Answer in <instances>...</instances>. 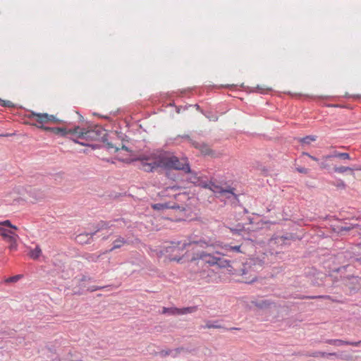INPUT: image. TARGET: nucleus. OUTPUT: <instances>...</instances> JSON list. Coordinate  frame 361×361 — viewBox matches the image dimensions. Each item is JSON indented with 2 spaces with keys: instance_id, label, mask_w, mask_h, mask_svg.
Masks as SVG:
<instances>
[{
  "instance_id": "f257e3e1",
  "label": "nucleus",
  "mask_w": 361,
  "mask_h": 361,
  "mask_svg": "<svg viewBox=\"0 0 361 361\" xmlns=\"http://www.w3.org/2000/svg\"><path fill=\"white\" fill-rule=\"evenodd\" d=\"M137 159L142 162V168L147 172L153 171L159 167L190 172V166L187 159L183 158L180 160L168 152L140 155Z\"/></svg>"
},
{
  "instance_id": "4c0bfd02",
  "label": "nucleus",
  "mask_w": 361,
  "mask_h": 361,
  "mask_svg": "<svg viewBox=\"0 0 361 361\" xmlns=\"http://www.w3.org/2000/svg\"><path fill=\"white\" fill-rule=\"evenodd\" d=\"M184 211H185V208L184 207H181L180 212H184Z\"/></svg>"
},
{
  "instance_id": "6ab92c4d",
  "label": "nucleus",
  "mask_w": 361,
  "mask_h": 361,
  "mask_svg": "<svg viewBox=\"0 0 361 361\" xmlns=\"http://www.w3.org/2000/svg\"><path fill=\"white\" fill-rule=\"evenodd\" d=\"M334 170L336 173H343L348 171H352L353 169L348 166H336L334 168Z\"/></svg>"
},
{
  "instance_id": "412c9836",
  "label": "nucleus",
  "mask_w": 361,
  "mask_h": 361,
  "mask_svg": "<svg viewBox=\"0 0 361 361\" xmlns=\"http://www.w3.org/2000/svg\"><path fill=\"white\" fill-rule=\"evenodd\" d=\"M0 226H7L10 228H13L15 230H18V227L13 225L9 220H5L3 221H0Z\"/></svg>"
},
{
  "instance_id": "20e7f679",
  "label": "nucleus",
  "mask_w": 361,
  "mask_h": 361,
  "mask_svg": "<svg viewBox=\"0 0 361 361\" xmlns=\"http://www.w3.org/2000/svg\"><path fill=\"white\" fill-rule=\"evenodd\" d=\"M192 259H200L202 262L208 264L209 265H217L221 268L230 267L229 261L219 256H214L205 252H201L197 255V257H193Z\"/></svg>"
},
{
  "instance_id": "5701e85b",
  "label": "nucleus",
  "mask_w": 361,
  "mask_h": 361,
  "mask_svg": "<svg viewBox=\"0 0 361 361\" xmlns=\"http://www.w3.org/2000/svg\"><path fill=\"white\" fill-rule=\"evenodd\" d=\"M20 278V275L13 276L6 279L5 280V282L6 283H15V282H17Z\"/></svg>"
},
{
  "instance_id": "9d476101",
  "label": "nucleus",
  "mask_w": 361,
  "mask_h": 361,
  "mask_svg": "<svg viewBox=\"0 0 361 361\" xmlns=\"http://www.w3.org/2000/svg\"><path fill=\"white\" fill-rule=\"evenodd\" d=\"M188 173V180L196 185L200 186L202 188L204 187L207 178L202 176H198L197 173L191 172H187Z\"/></svg>"
},
{
  "instance_id": "393cba45",
  "label": "nucleus",
  "mask_w": 361,
  "mask_h": 361,
  "mask_svg": "<svg viewBox=\"0 0 361 361\" xmlns=\"http://www.w3.org/2000/svg\"><path fill=\"white\" fill-rule=\"evenodd\" d=\"M327 160H324L323 159V157H322V161L319 164V166H320V168L321 169H327L329 165L327 164Z\"/></svg>"
},
{
  "instance_id": "c756f323",
  "label": "nucleus",
  "mask_w": 361,
  "mask_h": 361,
  "mask_svg": "<svg viewBox=\"0 0 361 361\" xmlns=\"http://www.w3.org/2000/svg\"><path fill=\"white\" fill-rule=\"evenodd\" d=\"M206 327L208 328V329L219 328L220 326H219V325H213V324H210L208 323V324H207Z\"/></svg>"
},
{
  "instance_id": "f3484780",
  "label": "nucleus",
  "mask_w": 361,
  "mask_h": 361,
  "mask_svg": "<svg viewBox=\"0 0 361 361\" xmlns=\"http://www.w3.org/2000/svg\"><path fill=\"white\" fill-rule=\"evenodd\" d=\"M126 243V240L123 238L118 237L117 239H116L114 241V243H113L114 245H113L112 248L110 250V251H112L115 249L120 248Z\"/></svg>"
},
{
  "instance_id": "4468645a",
  "label": "nucleus",
  "mask_w": 361,
  "mask_h": 361,
  "mask_svg": "<svg viewBox=\"0 0 361 361\" xmlns=\"http://www.w3.org/2000/svg\"><path fill=\"white\" fill-rule=\"evenodd\" d=\"M94 233H81L76 237V241L80 244L89 243L93 237Z\"/></svg>"
},
{
  "instance_id": "aec40b11",
  "label": "nucleus",
  "mask_w": 361,
  "mask_h": 361,
  "mask_svg": "<svg viewBox=\"0 0 361 361\" xmlns=\"http://www.w3.org/2000/svg\"><path fill=\"white\" fill-rule=\"evenodd\" d=\"M316 140V136L309 135L300 139V142L304 144H310L312 142Z\"/></svg>"
},
{
  "instance_id": "f03ea898",
  "label": "nucleus",
  "mask_w": 361,
  "mask_h": 361,
  "mask_svg": "<svg viewBox=\"0 0 361 361\" xmlns=\"http://www.w3.org/2000/svg\"><path fill=\"white\" fill-rule=\"evenodd\" d=\"M28 118L33 120L35 123H32V126H36L45 130L48 127L45 126L47 123H61V120L57 118L54 115L48 114L47 113H36L31 111Z\"/></svg>"
},
{
  "instance_id": "4be33fe9",
  "label": "nucleus",
  "mask_w": 361,
  "mask_h": 361,
  "mask_svg": "<svg viewBox=\"0 0 361 361\" xmlns=\"http://www.w3.org/2000/svg\"><path fill=\"white\" fill-rule=\"evenodd\" d=\"M0 106L4 107H13L14 106V104L11 101L3 100L0 98Z\"/></svg>"
},
{
  "instance_id": "2eb2a0df",
  "label": "nucleus",
  "mask_w": 361,
  "mask_h": 361,
  "mask_svg": "<svg viewBox=\"0 0 361 361\" xmlns=\"http://www.w3.org/2000/svg\"><path fill=\"white\" fill-rule=\"evenodd\" d=\"M328 343L330 344H332V345H353V346H357L361 343V341H358V342H349V341H345L340 340V339H333V340H329L328 341Z\"/></svg>"
},
{
  "instance_id": "423d86ee",
  "label": "nucleus",
  "mask_w": 361,
  "mask_h": 361,
  "mask_svg": "<svg viewBox=\"0 0 361 361\" xmlns=\"http://www.w3.org/2000/svg\"><path fill=\"white\" fill-rule=\"evenodd\" d=\"M255 267H252L250 264H245L243 266V268L240 271V273L238 275H240L242 278L240 281L245 283H250L254 282L257 279V271ZM233 274H237V273H233Z\"/></svg>"
},
{
  "instance_id": "c85d7f7f",
  "label": "nucleus",
  "mask_w": 361,
  "mask_h": 361,
  "mask_svg": "<svg viewBox=\"0 0 361 361\" xmlns=\"http://www.w3.org/2000/svg\"><path fill=\"white\" fill-rule=\"evenodd\" d=\"M303 154L309 157L310 159H312V160H314L315 161H319V159L317 158H316L315 157H313V156L309 154L308 153H303Z\"/></svg>"
},
{
  "instance_id": "7c9ffc66",
  "label": "nucleus",
  "mask_w": 361,
  "mask_h": 361,
  "mask_svg": "<svg viewBox=\"0 0 361 361\" xmlns=\"http://www.w3.org/2000/svg\"><path fill=\"white\" fill-rule=\"evenodd\" d=\"M183 350V348H176L174 351H175V355H173L174 357L180 353Z\"/></svg>"
},
{
  "instance_id": "473e14b6",
  "label": "nucleus",
  "mask_w": 361,
  "mask_h": 361,
  "mask_svg": "<svg viewBox=\"0 0 361 361\" xmlns=\"http://www.w3.org/2000/svg\"><path fill=\"white\" fill-rule=\"evenodd\" d=\"M99 256H97L95 258L94 257V255H91L88 259L89 260L95 261L99 258Z\"/></svg>"
},
{
  "instance_id": "bb28decb",
  "label": "nucleus",
  "mask_w": 361,
  "mask_h": 361,
  "mask_svg": "<svg viewBox=\"0 0 361 361\" xmlns=\"http://www.w3.org/2000/svg\"><path fill=\"white\" fill-rule=\"evenodd\" d=\"M329 298V296L319 295V296H305L303 298L313 299V298Z\"/></svg>"
},
{
  "instance_id": "6e6552de",
  "label": "nucleus",
  "mask_w": 361,
  "mask_h": 361,
  "mask_svg": "<svg viewBox=\"0 0 361 361\" xmlns=\"http://www.w3.org/2000/svg\"><path fill=\"white\" fill-rule=\"evenodd\" d=\"M197 310V307H188L183 308H177V307H164L162 310L163 314H169L171 315H180V314H191L196 312Z\"/></svg>"
},
{
  "instance_id": "f704fd0d",
  "label": "nucleus",
  "mask_w": 361,
  "mask_h": 361,
  "mask_svg": "<svg viewBox=\"0 0 361 361\" xmlns=\"http://www.w3.org/2000/svg\"><path fill=\"white\" fill-rule=\"evenodd\" d=\"M340 185H341L343 188H345V183L343 181H341V183H340Z\"/></svg>"
},
{
  "instance_id": "f8f14e48",
  "label": "nucleus",
  "mask_w": 361,
  "mask_h": 361,
  "mask_svg": "<svg viewBox=\"0 0 361 361\" xmlns=\"http://www.w3.org/2000/svg\"><path fill=\"white\" fill-rule=\"evenodd\" d=\"M338 157L343 159H350V155L348 153L338 152L337 151L334 152L331 154L323 156L324 160H328L331 158Z\"/></svg>"
},
{
  "instance_id": "e433bc0d",
  "label": "nucleus",
  "mask_w": 361,
  "mask_h": 361,
  "mask_svg": "<svg viewBox=\"0 0 361 361\" xmlns=\"http://www.w3.org/2000/svg\"><path fill=\"white\" fill-rule=\"evenodd\" d=\"M122 149H125V150H126V151H127V150H128V148H127L126 147H125V146H123Z\"/></svg>"
},
{
  "instance_id": "39448f33",
  "label": "nucleus",
  "mask_w": 361,
  "mask_h": 361,
  "mask_svg": "<svg viewBox=\"0 0 361 361\" xmlns=\"http://www.w3.org/2000/svg\"><path fill=\"white\" fill-rule=\"evenodd\" d=\"M15 229H6L0 226V235L4 240L9 244L10 250H17L18 240L19 239L18 235L15 232Z\"/></svg>"
},
{
  "instance_id": "ddd939ff",
  "label": "nucleus",
  "mask_w": 361,
  "mask_h": 361,
  "mask_svg": "<svg viewBox=\"0 0 361 361\" xmlns=\"http://www.w3.org/2000/svg\"><path fill=\"white\" fill-rule=\"evenodd\" d=\"M152 207L154 210H165L167 209H180V207L176 205H170L169 203H157L153 204Z\"/></svg>"
},
{
  "instance_id": "72a5a7b5",
  "label": "nucleus",
  "mask_w": 361,
  "mask_h": 361,
  "mask_svg": "<svg viewBox=\"0 0 361 361\" xmlns=\"http://www.w3.org/2000/svg\"><path fill=\"white\" fill-rule=\"evenodd\" d=\"M306 169H298V171H300V173H306Z\"/></svg>"
},
{
  "instance_id": "dca6fc26",
  "label": "nucleus",
  "mask_w": 361,
  "mask_h": 361,
  "mask_svg": "<svg viewBox=\"0 0 361 361\" xmlns=\"http://www.w3.org/2000/svg\"><path fill=\"white\" fill-rule=\"evenodd\" d=\"M195 147L196 148H198L201 153L204 154V155H209L212 154V149L211 148L209 147V145H206V144H199V143H197Z\"/></svg>"
},
{
  "instance_id": "c9c22d12",
  "label": "nucleus",
  "mask_w": 361,
  "mask_h": 361,
  "mask_svg": "<svg viewBox=\"0 0 361 361\" xmlns=\"http://www.w3.org/2000/svg\"><path fill=\"white\" fill-rule=\"evenodd\" d=\"M179 259H180V258H177V257L171 258V260H178V261Z\"/></svg>"
},
{
  "instance_id": "b1692460",
  "label": "nucleus",
  "mask_w": 361,
  "mask_h": 361,
  "mask_svg": "<svg viewBox=\"0 0 361 361\" xmlns=\"http://www.w3.org/2000/svg\"><path fill=\"white\" fill-rule=\"evenodd\" d=\"M257 88L259 90V92L260 93H265V92H268L269 91H270L271 90V88L270 87H261V86H257Z\"/></svg>"
},
{
  "instance_id": "a211bd4d",
  "label": "nucleus",
  "mask_w": 361,
  "mask_h": 361,
  "mask_svg": "<svg viewBox=\"0 0 361 361\" xmlns=\"http://www.w3.org/2000/svg\"><path fill=\"white\" fill-rule=\"evenodd\" d=\"M42 254V250L41 248L39 247V245H37L35 247V248H34L33 250H31L29 252V256L33 259H36L37 258L39 257V256L41 255Z\"/></svg>"
},
{
  "instance_id": "7ed1b4c3",
  "label": "nucleus",
  "mask_w": 361,
  "mask_h": 361,
  "mask_svg": "<svg viewBox=\"0 0 361 361\" xmlns=\"http://www.w3.org/2000/svg\"><path fill=\"white\" fill-rule=\"evenodd\" d=\"M102 130L101 128L97 129H89L85 130L84 128H80L78 130V133H75L76 137L81 141H78L73 139V140L81 145L83 146H89V142L99 140L102 136Z\"/></svg>"
},
{
  "instance_id": "2f4dec72",
  "label": "nucleus",
  "mask_w": 361,
  "mask_h": 361,
  "mask_svg": "<svg viewBox=\"0 0 361 361\" xmlns=\"http://www.w3.org/2000/svg\"><path fill=\"white\" fill-rule=\"evenodd\" d=\"M194 244L197 246L200 244V247H204V246L207 245V244L204 242H200V243H194Z\"/></svg>"
},
{
  "instance_id": "0eeeda50",
  "label": "nucleus",
  "mask_w": 361,
  "mask_h": 361,
  "mask_svg": "<svg viewBox=\"0 0 361 361\" xmlns=\"http://www.w3.org/2000/svg\"><path fill=\"white\" fill-rule=\"evenodd\" d=\"M203 188L209 189L215 194L224 195L227 197H229L231 195H234L233 188H229L228 189H224L221 186L218 185L216 183L207 179L206 180L205 184L204 185Z\"/></svg>"
},
{
  "instance_id": "cd10ccee",
  "label": "nucleus",
  "mask_w": 361,
  "mask_h": 361,
  "mask_svg": "<svg viewBox=\"0 0 361 361\" xmlns=\"http://www.w3.org/2000/svg\"><path fill=\"white\" fill-rule=\"evenodd\" d=\"M172 353V350H162L161 352V354L164 356L170 355Z\"/></svg>"
},
{
  "instance_id": "1a4fd4ad",
  "label": "nucleus",
  "mask_w": 361,
  "mask_h": 361,
  "mask_svg": "<svg viewBox=\"0 0 361 361\" xmlns=\"http://www.w3.org/2000/svg\"><path fill=\"white\" fill-rule=\"evenodd\" d=\"M80 129L79 126H77L74 128H51L49 127L45 128V131H50L54 133L56 135H60L61 136H66L68 134L74 135L75 133H78V130Z\"/></svg>"
},
{
  "instance_id": "9b49d317",
  "label": "nucleus",
  "mask_w": 361,
  "mask_h": 361,
  "mask_svg": "<svg viewBox=\"0 0 361 361\" xmlns=\"http://www.w3.org/2000/svg\"><path fill=\"white\" fill-rule=\"evenodd\" d=\"M191 243H171L170 246L166 247L167 252H177L180 254V251L182 252L187 245H190Z\"/></svg>"
},
{
  "instance_id": "58836bf2",
  "label": "nucleus",
  "mask_w": 361,
  "mask_h": 361,
  "mask_svg": "<svg viewBox=\"0 0 361 361\" xmlns=\"http://www.w3.org/2000/svg\"><path fill=\"white\" fill-rule=\"evenodd\" d=\"M330 355H336V353H331Z\"/></svg>"
},
{
  "instance_id": "a878e982",
  "label": "nucleus",
  "mask_w": 361,
  "mask_h": 361,
  "mask_svg": "<svg viewBox=\"0 0 361 361\" xmlns=\"http://www.w3.org/2000/svg\"><path fill=\"white\" fill-rule=\"evenodd\" d=\"M230 250L240 252H241L240 251V245L231 246L230 247Z\"/></svg>"
}]
</instances>
